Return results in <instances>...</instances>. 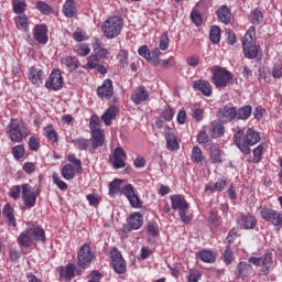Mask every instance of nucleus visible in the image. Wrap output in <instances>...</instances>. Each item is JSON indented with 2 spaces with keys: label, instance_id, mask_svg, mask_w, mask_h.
<instances>
[{
  "label": "nucleus",
  "instance_id": "obj_41",
  "mask_svg": "<svg viewBox=\"0 0 282 282\" xmlns=\"http://www.w3.org/2000/svg\"><path fill=\"white\" fill-rule=\"evenodd\" d=\"M75 176H76V169L74 167V165L72 164L64 165V167L62 169V177H64V180H74Z\"/></svg>",
  "mask_w": 282,
  "mask_h": 282
},
{
  "label": "nucleus",
  "instance_id": "obj_7",
  "mask_svg": "<svg viewBox=\"0 0 282 282\" xmlns=\"http://www.w3.org/2000/svg\"><path fill=\"white\" fill-rule=\"evenodd\" d=\"M96 259V253L91 252V247L85 243L80 247L77 254V264L83 270H87L91 265V261Z\"/></svg>",
  "mask_w": 282,
  "mask_h": 282
},
{
  "label": "nucleus",
  "instance_id": "obj_30",
  "mask_svg": "<svg viewBox=\"0 0 282 282\" xmlns=\"http://www.w3.org/2000/svg\"><path fill=\"white\" fill-rule=\"evenodd\" d=\"M2 215L6 217L10 226H13V228L17 226V218H14V209L10 205V203L6 204L2 209Z\"/></svg>",
  "mask_w": 282,
  "mask_h": 282
},
{
  "label": "nucleus",
  "instance_id": "obj_3",
  "mask_svg": "<svg viewBox=\"0 0 282 282\" xmlns=\"http://www.w3.org/2000/svg\"><path fill=\"white\" fill-rule=\"evenodd\" d=\"M30 133V128L19 119H11L7 126V135H9L11 142L21 143Z\"/></svg>",
  "mask_w": 282,
  "mask_h": 282
},
{
  "label": "nucleus",
  "instance_id": "obj_18",
  "mask_svg": "<svg viewBox=\"0 0 282 282\" xmlns=\"http://www.w3.org/2000/svg\"><path fill=\"white\" fill-rule=\"evenodd\" d=\"M138 54L139 56H142V58H145L150 65H152V63H156L155 58L160 55V48L156 47L151 52L149 46L142 45L139 47Z\"/></svg>",
  "mask_w": 282,
  "mask_h": 282
},
{
  "label": "nucleus",
  "instance_id": "obj_56",
  "mask_svg": "<svg viewBox=\"0 0 282 282\" xmlns=\"http://www.w3.org/2000/svg\"><path fill=\"white\" fill-rule=\"evenodd\" d=\"M28 144L31 151H37L39 149H41V140L36 137H31Z\"/></svg>",
  "mask_w": 282,
  "mask_h": 282
},
{
  "label": "nucleus",
  "instance_id": "obj_36",
  "mask_svg": "<svg viewBox=\"0 0 282 282\" xmlns=\"http://www.w3.org/2000/svg\"><path fill=\"white\" fill-rule=\"evenodd\" d=\"M216 14H217L219 21H221V23H225V24L230 23V9H228V7L221 6L217 10Z\"/></svg>",
  "mask_w": 282,
  "mask_h": 282
},
{
  "label": "nucleus",
  "instance_id": "obj_16",
  "mask_svg": "<svg viewBox=\"0 0 282 282\" xmlns=\"http://www.w3.org/2000/svg\"><path fill=\"white\" fill-rule=\"evenodd\" d=\"M33 36L36 42L40 43V45L47 44V41H50V37L47 36V25L45 24H37L33 29Z\"/></svg>",
  "mask_w": 282,
  "mask_h": 282
},
{
  "label": "nucleus",
  "instance_id": "obj_59",
  "mask_svg": "<svg viewBox=\"0 0 282 282\" xmlns=\"http://www.w3.org/2000/svg\"><path fill=\"white\" fill-rule=\"evenodd\" d=\"M161 56H162V52H160V48H159V55H156V57H154V61H156V63H152V65L154 67H169V61L161 59L160 58Z\"/></svg>",
  "mask_w": 282,
  "mask_h": 282
},
{
  "label": "nucleus",
  "instance_id": "obj_25",
  "mask_svg": "<svg viewBox=\"0 0 282 282\" xmlns=\"http://www.w3.org/2000/svg\"><path fill=\"white\" fill-rule=\"evenodd\" d=\"M249 274H252V265L246 261L239 262L236 268V276L238 279H246Z\"/></svg>",
  "mask_w": 282,
  "mask_h": 282
},
{
  "label": "nucleus",
  "instance_id": "obj_55",
  "mask_svg": "<svg viewBox=\"0 0 282 282\" xmlns=\"http://www.w3.org/2000/svg\"><path fill=\"white\" fill-rule=\"evenodd\" d=\"M35 8L43 14H50V12H52V7L44 1H37Z\"/></svg>",
  "mask_w": 282,
  "mask_h": 282
},
{
  "label": "nucleus",
  "instance_id": "obj_4",
  "mask_svg": "<svg viewBox=\"0 0 282 282\" xmlns=\"http://www.w3.org/2000/svg\"><path fill=\"white\" fill-rule=\"evenodd\" d=\"M122 28H124V20L120 17H112L104 21L101 32L106 39H116V36H120Z\"/></svg>",
  "mask_w": 282,
  "mask_h": 282
},
{
  "label": "nucleus",
  "instance_id": "obj_8",
  "mask_svg": "<svg viewBox=\"0 0 282 282\" xmlns=\"http://www.w3.org/2000/svg\"><path fill=\"white\" fill-rule=\"evenodd\" d=\"M259 214L264 221H269V224H272V226H275L276 228H282V214L280 212L261 206L259 208Z\"/></svg>",
  "mask_w": 282,
  "mask_h": 282
},
{
  "label": "nucleus",
  "instance_id": "obj_48",
  "mask_svg": "<svg viewBox=\"0 0 282 282\" xmlns=\"http://www.w3.org/2000/svg\"><path fill=\"white\" fill-rule=\"evenodd\" d=\"M72 142L75 144V147H77V149H79V151H87V149H89V140L85 138H77Z\"/></svg>",
  "mask_w": 282,
  "mask_h": 282
},
{
  "label": "nucleus",
  "instance_id": "obj_40",
  "mask_svg": "<svg viewBox=\"0 0 282 282\" xmlns=\"http://www.w3.org/2000/svg\"><path fill=\"white\" fill-rule=\"evenodd\" d=\"M226 188V181L218 180L215 184L210 183L205 187V191H209V193H221Z\"/></svg>",
  "mask_w": 282,
  "mask_h": 282
},
{
  "label": "nucleus",
  "instance_id": "obj_38",
  "mask_svg": "<svg viewBox=\"0 0 282 282\" xmlns=\"http://www.w3.org/2000/svg\"><path fill=\"white\" fill-rule=\"evenodd\" d=\"M74 52L77 54V56H89L91 53V48L89 47V44L87 43H79L74 46Z\"/></svg>",
  "mask_w": 282,
  "mask_h": 282
},
{
  "label": "nucleus",
  "instance_id": "obj_42",
  "mask_svg": "<svg viewBox=\"0 0 282 282\" xmlns=\"http://www.w3.org/2000/svg\"><path fill=\"white\" fill-rule=\"evenodd\" d=\"M45 137L50 142H58V133H56V130L54 129V126L48 124L44 128Z\"/></svg>",
  "mask_w": 282,
  "mask_h": 282
},
{
  "label": "nucleus",
  "instance_id": "obj_49",
  "mask_svg": "<svg viewBox=\"0 0 282 282\" xmlns=\"http://www.w3.org/2000/svg\"><path fill=\"white\" fill-rule=\"evenodd\" d=\"M192 158L197 164H199V162H204V153L199 147L195 145L192 149Z\"/></svg>",
  "mask_w": 282,
  "mask_h": 282
},
{
  "label": "nucleus",
  "instance_id": "obj_52",
  "mask_svg": "<svg viewBox=\"0 0 282 282\" xmlns=\"http://www.w3.org/2000/svg\"><path fill=\"white\" fill-rule=\"evenodd\" d=\"M169 33L164 32L161 36H160V42H159V50H162L163 52H166V50H169Z\"/></svg>",
  "mask_w": 282,
  "mask_h": 282
},
{
  "label": "nucleus",
  "instance_id": "obj_1",
  "mask_svg": "<svg viewBox=\"0 0 282 282\" xmlns=\"http://www.w3.org/2000/svg\"><path fill=\"white\" fill-rule=\"evenodd\" d=\"M234 140L241 153L245 155H250V147H254V144L259 143L261 135H259V132H257L254 129L248 128L243 138V130L238 128L234 135Z\"/></svg>",
  "mask_w": 282,
  "mask_h": 282
},
{
  "label": "nucleus",
  "instance_id": "obj_9",
  "mask_svg": "<svg viewBox=\"0 0 282 282\" xmlns=\"http://www.w3.org/2000/svg\"><path fill=\"white\" fill-rule=\"evenodd\" d=\"M248 262L252 263L253 265L262 267L260 269L259 274L262 275V276H268V274H270V268H272V263H273L272 253H265L260 258L250 257L248 259Z\"/></svg>",
  "mask_w": 282,
  "mask_h": 282
},
{
  "label": "nucleus",
  "instance_id": "obj_13",
  "mask_svg": "<svg viewBox=\"0 0 282 282\" xmlns=\"http://www.w3.org/2000/svg\"><path fill=\"white\" fill-rule=\"evenodd\" d=\"M111 259L115 272H117V274H124L127 272V262H124L122 253H120L118 250H115L111 252Z\"/></svg>",
  "mask_w": 282,
  "mask_h": 282
},
{
  "label": "nucleus",
  "instance_id": "obj_50",
  "mask_svg": "<svg viewBox=\"0 0 282 282\" xmlns=\"http://www.w3.org/2000/svg\"><path fill=\"white\" fill-rule=\"evenodd\" d=\"M12 154L15 160H22L25 156V147L21 144L13 147Z\"/></svg>",
  "mask_w": 282,
  "mask_h": 282
},
{
  "label": "nucleus",
  "instance_id": "obj_64",
  "mask_svg": "<svg viewBox=\"0 0 282 282\" xmlns=\"http://www.w3.org/2000/svg\"><path fill=\"white\" fill-rule=\"evenodd\" d=\"M262 155H263V144H260L253 150V160H254V162H261V156Z\"/></svg>",
  "mask_w": 282,
  "mask_h": 282
},
{
  "label": "nucleus",
  "instance_id": "obj_33",
  "mask_svg": "<svg viewBox=\"0 0 282 282\" xmlns=\"http://www.w3.org/2000/svg\"><path fill=\"white\" fill-rule=\"evenodd\" d=\"M74 274H76V270L73 263H68L66 268H62L59 271V276L68 282L74 279Z\"/></svg>",
  "mask_w": 282,
  "mask_h": 282
},
{
  "label": "nucleus",
  "instance_id": "obj_5",
  "mask_svg": "<svg viewBox=\"0 0 282 282\" xmlns=\"http://www.w3.org/2000/svg\"><path fill=\"white\" fill-rule=\"evenodd\" d=\"M254 26H250L242 39V50L246 58H257L259 56V46L254 41Z\"/></svg>",
  "mask_w": 282,
  "mask_h": 282
},
{
  "label": "nucleus",
  "instance_id": "obj_37",
  "mask_svg": "<svg viewBox=\"0 0 282 282\" xmlns=\"http://www.w3.org/2000/svg\"><path fill=\"white\" fill-rule=\"evenodd\" d=\"M209 40L212 43H214V45L219 44L221 41V28L218 25L212 26L209 30Z\"/></svg>",
  "mask_w": 282,
  "mask_h": 282
},
{
  "label": "nucleus",
  "instance_id": "obj_2",
  "mask_svg": "<svg viewBox=\"0 0 282 282\" xmlns=\"http://www.w3.org/2000/svg\"><path fill=\"white\" fill-rule=\"evenodd\" d=\"M17 241L22 248H31L34 241L45 243V230L36 224H29L28 228L18 236Z\"/></svg>",
  "mask_w": 282,
  "mask_h": 282
},
{
  "label": "nucleus",
  "instance_id": "obj_35",
  "mask_svg": "<svg viewBox=\"0 0 282 282\" xmlns=\"http://www.w3.org/2000/svg\"><path fill=\"white\" fill-rule=\"evenodd\" d=\"M197 142L198 144H202L204 149H213V141L208 139V134L206 133V130H202L197 135Z\"/></svg>",
  "mask_w": 282,
  "mask_h": 282
},
{
  "label": "nucleus",
  "instance_id": "obj_19",
  "mask_svg": "<svg viewBox=\"0 0 282 282\" xmlns=\"http://www.w3.org/2000/svg\"><path fill=\"white\" fill-rule=\"evenodd\" d=\"M97 96H99V98H111V96H113V82L106 79L104 84L97 88Z\"/></svg>",
  "mask_w": 282,
  "mask_h": 282
},
{
  "label": "nucleus",
  "instance_id": "obj_10",
  "mask_svg": "<svg viewBox=\"0 0 282 282\" xmlns=\"http://www.w3.org/2000/svg\"><path fill=\"white\" fill-rule=\"evenodd\" d=\"M46 89L51 91H61L63 87V75L61 74V69L54 68L48 76V79L45 82Z\"/></svg>",
  "mask_w": 282,
  "mask_h": 282
},
{
  "label": "nucleus",
  "instance_id": "obj_15",
  "mask_svg": "<svg viewBox=\"0 0 282 282\" xmlns=\"http://www.w3.org/2000/svg\"><path fill=\"white\" fill-rule=\"evenodd\" d=\"M164 135L166 140V149H169V151H177L180 149V143L177 142V137H175L173 128L166 126Z\"/></svg>",
  "mask_w": 282,
  "mask_h": 282
},
{
  "label": "nucleus",
  "instance_id": "obj_12",
  "mask_svg": "<svg viewBox=\"0 0 282 282\" xmlns=\"http://www.w3.org/2000/svg\"><path fill=\"white\" fill-rule=\"evenodd\" d=\"M122 193L127 197L128 202H130V206H132V208H142V202H140V197L135 194L133 185L127 184L122 187Z\"/></svg>",
  "mask_w": 282,
  "mask_h": 282
},
{
  "label": "nucleus",
  "instance_id": "obj_11",
  "mask_svg": "<svg viewBox=\"0 0 282 282\" xmlns=\"http://www.w3.org/2000/svg\"><path fill=\"white\" fill-rule=\"evenodd\" d=\"M36 192L32 191L30 184L22 185V199L24 202L25 208H34L36 206Z\"/></svg>",
  "mask_w": 282,
  "mask_h": 282
},
{
  "label": "nucleus",
  "instance_id": "obj_24",
  "mask_svg": "<svg viewBox=\"0 0 282 282\" xmlns=\"http://www.w3.org/2000/svg\"><path fill=\"white\" fill-rule=\"evenodd\" d=\"M131 100L134 105H142V102L149 100V91L144 87H138L131 95Z\"/></svg>",
  "mask_w": 282,
  "mask_h": 282
},
{
  "label": "nucleus",
  "instance_id": "obj_14",
  "mask_svg": "<svg viewBox=\"0 0 282 282\" xmlns=\"http://www.w3.org/2000/svg\"><path fill=\"white\" fill-rule=\"evenodd\" d=\"M220 122H232L237 118V108L232 106H224L218 110L217 115Z\"/></svg>",
  "mask_w": 282,
  "mask_h": 282
},
{
  "label": "nucleus",
  "instance_id": "obj_45",
  "mask_svg": "<svg viewBox=\"0 0 282 282\" xmlns=\"http://www.w3.org/2000/svg\"><path fill=\"white\" fill-rule=\"evenodd\" d=\"M200 257V261H204V263H215V259H217L215 257V253H213V251L210 250H203L199 253Z\"/></svg>",
  "mask_w": 282,
  "mask_h": 282
},
{
  "label": "nucleus",
  "instance_id": "obj_28",
  "mask_svg": "<svg viewBox=\"0 0 282 282\" xmlns=\"http://www.w3.org/2000/svg\"><path fill=\"white\" fill-rule=\"evenodd\" d=\"M116 116H118V107L111 106L101 116V120L105 122L106 127H111V120H116Z\"/></svg>",
  "mask_w": 282,
  "mask_h": 282
},
{
  "label": "nucleus",
  "instance_id": "obj_21",
  "mask_svg": "<svg viewBox=\"0 0 282 282\" xmlns=\"http://www.w3.org/2000/svg\"><path fill=\"white\" fill-rule=\"evenodd\" d=\"M127 160V153L122 148H116L113 151V166L115 169H124L127 164L124 163Z\"/></svg>",
  "mask_w": 282,
  "mask_h": 282
},
{
  "label": "nucleus",
  "instance_id": "obj_57",
  "mask_svg": "<svg viewBox=\"0 0 282 282\" xmlns=\"http://www.w3.org/2000/svg\"><path fill=\"white\" fill-rule=\"evenodd\" d=\"M54 184L61 189V191H67V183H65L61 177H58L57 173H53L52 175Z\"/></svg>",
  "mask_w": 282,
  "mask_h": 282
},
{
  "label": "nucleus",
  "instance_id": "obj_44",
  "mask_svg": "<svg viewBox=\"0 0 282 282\" xmlns=\"http://www.w3.org/2000/svg\"><path fill=\"white\" fill-rule=\"evenodd\" d=\"M250 19L253 25H261V23H263V12H261L259 9H254L250 13Z\"/></svg>",
  "mask_w": 282,
  "mask_h": 282
},
{
  "label": "nucleus",
  "instance_id": "obj_47",
  "mask_svg": "<svg viewBox=\"0 0 282 282\" xmlns=\"http://www.w3.org/2000/svg\"><path fill=\"white\" fill-rule=\"evenodd\" d=\"M12 6L13 12H15V14H23L28 4L23 0H13Z\"/></svg>",
  "mask_w": 282,
  "mask_h": 282
},
{
  "label": "nucleus",
  "instance_id": "obj_23",
  "mask_svg": "<svg viewBox=\"0 0 282 282\" xmlns=\"http://www.w3.org/2000/svg\"><path fill=\"white\" fill-rule=\"evenodd\" d=\"M43 69H36L34 67L29 69V80L32 83V85H35V87H41V85H43Z\"/></svg>",
  "mask_w": 282,
  "mask_h": 282
},
{
  "label": "nucleus",
  "instance_id": "obj_26",
  "mask_svg": "<svg viewBox=\"0 0 282 282\" xmlns=\"http://www.w3.org/2000/svg\"><path fill=\"white\" fill-rule=\"evenodd\" d=\"M93 50L95 52V56H97L99 61H105V58H107V55L109 54V51L102 47V41H100L99 39H95V42L93 43Z\"/></svg>",
  "mask_w": 282,
  "mask_h": 282
},
{
  "label": "nucleus",
  "instance_id": "obj_58",
  "mask_svg": "<svg viewBox=\"0 0 282 282\" xmlns=\"http://www.w3.org/2000/svg\"><path fill=\"white\" fill-rule=\"evenodd\" d=\"M68 162H70V164H74L77 173H80V171H83V163L80 162V160L76 159V155L68 154Z\"/></svg>",
  "mask_w": 282,
  "mask_h": 282
},
{
  "label": "nucleus",
  "instance_id": "obj_63",
  "mask_svg": "<svg viewBox=\"0 0 282 282\" xmlns=\"http://www.w3.org/2000/svg\"><path fill=\"white\" fill-rule=\"evenodd\" d=\"M193 118L196 122H202L204 120V109L203 108H194L193 109Z\"/></svg>",
  "mask_w": 282,
  "mask_h": 282
},
{
  "label": "nucleus",
  "instance_id": "obj_22",
  "mask_svg": "<svg viewBox=\"0 0 282 282\" xmlns=\"http://www.w3.org/2000/svg\"><path fill=\"white\" fill-rule=\"evenodd\" d=\"M193 89H195V91H202L204 96H213V86L204 79L195 80L193 83Z\"/></svg>",
  "mask_w": 282,
  "mask_h": 282
},
{
  "label": "nucleus",
  "instance_id": "obj_34",
  "mask_svg": "<svg viewBox=\"0 0 282 282\" xmlns=\"http://www.w3.org/2000/svg\"><path fill=\"white\" fill-rule=\"evenodd\" d=\"M252 116V106L247 105L236 109V118L238 120H248Z\"/></svg>",
  "mask_w": 282,
  "mask_h": 282
},
{
  "label": "nucleus",
  "instance_id": "obj_51",
  "mask_svg": "<svg viewBox=\"0 0 282 282\" xmlns=\"http://www.w3.org/2000/svg\"><path fill=\"white\" fill-rule=\"evenodd\" d=\"M118 61L121 69H124L129 62V52H127L126 50L120 51L118 55Z\"/></svg>",
  "mask_w": 282,
  "mask_h": 282
},
{
  "label": "nucleus",
  "instance_id": "obj_31",
  "mask_svg": "<svg viewBox=\"0 0 282 282\" xmlns=\"http://www.w3.org/2000/svg\"><path fill=\"white\" fill-rule=\"evenodd\" d=\"M224 133H226V128L224 127V124L216 121H213L210 123L209 135H212V138H221Z\"/></svg>",
  "mask_w": 282,
  "mask_h": 282
},
{
  "label": "nucleus",
  "instance_id": "obj_54",
  "mask_svg": "<svg viewBox=\"0 0 282 282\" xmlns=\"http://www.w3.org/2000/svg\"><path fill=\"white\" fill-rule=\"evenodd\" d=\"M242 225L247 229H252L257 226V220L252 216H242Z\"/></svg>",
  "mask_w": 282,
  "mask_h": 282
},
{
  "label": "nucleus",
  "instance_id": "obj_6",
  "mask_svg": "<svg viewBox=\"0 0 282 282\" xmlns=\"http://www.w3.org/2000/svg\"><path fill=\"white\" fill-rule=\"evenodd\" d=\"M230 80H232V73H230V70H226V68L223 67H216L214 69L212 82L215 87L225 89V87H228V83H230Z\"/></svg>",
  "mask_w": 282,
  "mask_h": 282
},
{
  "label": "nucleus",
  "instance_id": "obj_46",
  "mask_svg": "<svg viewBox=\"0 0 282 282\" xmlns=\"http://www.w3.org/2000/svg\"><path fill=\"white\" fill-rule=\"evenodd\" d=\"M120 184H122V180L119 178H116L113 182H111L109 184V195H118L120 192H122Z\"/></svg>",
  "mask_w": 282,
  "mask_h": 282
},
{
  "label": "nucleus",
  "instance_id": "obj_43",
  "mask_svg": "<svg viewBox=\"0 0 282 282\" xmlns=\"http://www.w3.org/2000/svg\"><path fill=\"white\" fill-rule=\"evenodd\" d=\"M100 65V58L97 55L91 54L87 57V64L83 66L84 69H96Z\"/></svg>",
  "mask_w": 282,
  "mask_h": 282
},
{
  "label": "nucleus",
  "instance_id": "obj_62",
  "mask_svg": "<svg viewBox=\"0 0 282 282\" xmlns=\"http://www.w3.org/2000/svg\"><path fill=\"white\" fill-rule=\"evenodd\" d=\"M224 261L226 265H230V263H232V250H230L229 245L226 246L224 251Z\"/></svg>",
  "mask_w": 282,
  "mask_h": 282
},
{
  "label": "nucleus",
  "instance_id": "obj_27",
  "mask_svg": "<svg viewBox=\"0 0 282 282\" xmlns=\"http://www.w3.org/2000/svg\"><path fill=\"white\" fill-rule=\"evenodd\" d=\"M142 224H144V220L142 218V214L140 213L131 214L130 218L128 219V226L131 228V230H139V228H142Z\"/></svg>",
  "mask_w": 282,
  "mask_h": 282
},
{
  "label": "nucleus",
  "instance_id": "obj_60",
  "mask_svg": "<svg viewBox=\"0 0 282 282\" xmlns=\"http://www.w3.org/2000/svg\"><path fill=\"white\" fill-rule=\"evenodd\" d=\"M21 191L23 192V186L15 185L11 187L9 195L12 197V199H19L21 197Z\"/></svg>",
  "mask_w": 282,
  "mask_h": 282
},
{
  "label": "nucleus",
  "instance_id": "obj_32",
  "mask_svg": "<svg viewBox=\"0 0 282 282\" xmlns=\"http://www.w3.org/2000/svg\"><path fill=\"white\" fill-rule=\"evenodd\" d=\"M61 64L66 66L67 72H76V68L78 67V59L73 56H66L61 58Z\"/></svg>",
  "mask_w": 282,
  "mask_h": 282
},
{
  "label": "nucleus",
  "instance_id": "obj_17",
  "mask_svg": "<svg viewBox=\"0 0 282 282\" xmlns=\"http://www.w3.org/2000/svg\"><path fill=\"white\" fill-rule=\"evenodd\" d=\"M173 210L177 213L188 210V202L182 194H174L170 197Z\"/></svg>",
  "mask_w": 282,
  "mask_h": 282
},
{
  "label": "nucleus",
  "instance_id": "obj_39",
  "mask_svg": "<svg viewBox=\"0 0 282 282\" xmlns=\"http://www.w3.org/2000/svg\"><path fill=\"white\" fill-rule=\"evenodd\" d=\"M209 151L210 160L214 164H220L221 162V149L215 147V143L212 144V149H207Z\"/></svg>",
  "mask_w": 282,
  "mask_h": 282
},
{
  "label": "nucleus",
  "instance_id": "obj_20",
  "mask_svg": "<svg viewBox=\"0 0 282 282\" xmlns=\"http://www.w3.org/2000/svg\"><path fill=\"white\" fill-rule=\"evenodd\" d=\"M62 12L67 19H75L78 17V7L74 0H66L62 8Z\"/></svg>",
  "mask_w": 282,
  "mask_h": 282
},
{
  "label": "nucleus",
  "instance_id": "obj_61",
  "mask_svg": "<svg viewBox=\"0 0 282 282\" xmlns=\"http://www.w3.org/2000/svg\"><path fill=\"white\" fill-rule=\"evenodd\" d=\"M15 23L17 25H20V28H22V30H28V17L25 14H20L17 19H15Z\"/></svg>",
  "mask_w": 282,
  "mask_h": 282
},
{
  "label": "nucleus",
  "instance_id": "obj_53",
  "mask_svg": "<svg viewBox=\"0 0 282 282\" xmlns=\"http://www.w3.org/2000/svg\"><path fill=\"white\" fill-rule=\"evenodd\" d=\"M89 129H90L91 133H94L95 131H101L100 130V119H98V116L90 117Z\"/></svg>",
  "mask_w": 282,
  "mask_h": 282
},
{
  "label": "nucleus",
  "instance_id": "obj_29",
  "mask_svg": "<svg viewBox=\"0 0 282 282\" xmlns=\"http://www.w3.org/2000/svg\"><path fill=\"white\" fill-rule=\"evenodd\" d=\"M91 147L94 150L105 144V132L102 130L91 132Z\"/></svg>",
  "mask_w": 282,
  "mask_h": 282
}]
</instances>
